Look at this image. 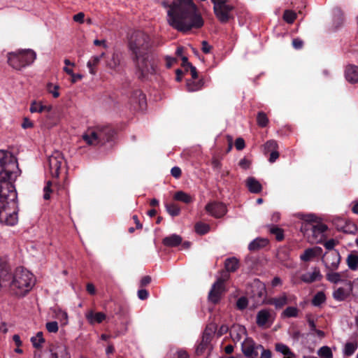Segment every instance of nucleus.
Listing matches in <instances>:
<instances>
[{"label": "nucleus", "mask_w": 358, "mask_h": 358, "mask_svg": "<svg viewBox=\"0 0 358 358\" xmlns=\"http://www.w3.org/2000/svg\"><path fill=\"white\" fill-rule=\"evenodd\" d=\"M21 171L16 157L0 150V222L13 226L17 222V194L14 185Z\"/></svg>", "instance_id": "obj_1"}, {"label": "nucleus", "mask_w": 358, "mask_h": 358, "mask_svg": "<svg viewBox=\"0 0 358 358\" xmlns=\"http://www.w3.org/2000/svg\"><path fill=\"white\" fill-rule=\"evenodd\" d=\"M150 36L143 31H134L129 40L131 58L140 80H148L157 73L159 61L151 52Z\"/></svg>", "instance_id": "obj_2"}, {"label": "nucleus", "mask_w": 358, "mask_h": 358, "mask_svg": "<svg viewBox=\"0 0 358 358\" xmlns=\"http://www.w3.org/2000/svg\"><path fill=\"white\" fill-rule=\"evenodd\" d=\"M168 8L167 20L171 27L178 31L186 33L193 29H200L204 21L193 0H173L162 3Z\"/></svg>", "instance_id": "obj_3"}, {"label": "nucleus", "mask_w": 358, "mask_h": 358, "mask_svg": "<svg viewBox=\"0 0 358 358\" xmlns=\"http://www.w3.org/2000/svg\"><path fill=\"white\" fill-rule=\"evenodd\" d=\"M34 283V275L29 271L23 267H17L12 275L8 264L0 258V288L3 284L8 285L15 295L24 296Z\"/></svg>", "instance_id": "obj_4"}, {"label": "nucleus", "mask_w": 358, "mask_h": 358, "mask_svg": "<svg viewBox=\"0 0 358 358\" xmlns=\"http://www.w3.org/2000/svg\"><path fill=\"white\" fill-rule=\"evenodd\" d=\"M115 130L109 126L88 129L83 135V141L89 145H103L113 140Z\"/></svg>", "instance_id": "obj_5"}, {"label": "nucleus", "mask_w": 358, "mask_h": 358, "mask_svg": "<svg viewBox=\"0 0 358 358\" xmlns=\"http://www.w3.org/2000/svg\"><path fill=\"white\" fill-rule=\"evenodd\" d=\"M7 57L8 64L13 69L20 71L31 64L36 58V54L31 49H25L8 52Z\"/></svg>", "instance_id": "obj_6"}, {"label": "nucleus", "mask_w": 358, "mask_h": 358, "mask_svg": "<svg viewBox=\"0 0 358 358\" xmlns=\"http://www.w3.org/2000/svg\"><path fill=\"white\" fill-rule=\"evenodd\" d=\"M216 17L222 23H227L233 18L231 13L234 7L227 4V0H211Z\"/></svg>", "instance_id": "obj_7"}, {"label": "nucleus", "mask_w": 358, "mask_h": 358, "mask_svg": "<svg viewBox=\"0 0 358 358\" xmlns=\"http://www.w3.org/2000/svg\"><path fill=\"white\" fill-rule=\"evenodd\" d=\"M64 164V156L59 151L55 152L48 158L50 173L53 178H58L62 166Z\"/></svg>", "instance_id": "obj_8"}, {"label": "nucleus", "mask_w": 358, "mask_h": 358, "mask_svg": "<svg viewBox=\"0 0 358 358\" xmlns=\"http://www.w3.org/2000/svg\"><path fill=\"white\" fill-rule=\"evenodd\" d=\"M313 221L312 219L308 220V222L306 223L302 227V229H303L308 235H312L315 238L318 236L322 237L323 233L327 230V226L320 222L315 224Z\"/></svg>", "instance_id": "obj_9"}, {"label": "nucleus", "mask_w": 358, "mask_h": 358, "mask_svg": "<svg viewBox=\"0 0 358 358\" xmlns=\"http://www.w3.org/2000/svg\"><path fill=\"white\" fill-rule=\"evenodd\" d=\"M275 313L267 308L260 310L256 316V323L259 327H269L275 319Z\"/></svg>", "instance_id": "obj_10"}, {"label": "nucleus", "mask_w": 358, "mask_h": 358, "mask_svg": "<svg viewBox=\"0 0 358 358\" xmlns=\"http://www.w3.org/2000/svg\"><path fill=\"white\" fill-rule=\"evenodd\" d=\"M224 280L220 278L213 283L208 293V300L213 304H217L221 299L222 294L224 292Z\"/></svg>", "instance_id": "obj_11"}, {"label": "nucleus", "mask_w": 358, "mask_h": 358, "mask_svg": "<svg viewBox=\"0 0 358 358\" xmlns=\"http://www.w3.org/2000/svg\"><path fill=\"white\" fill-rule=\"evenodd\" d=\"M250 294L257 303H266V289L264 283L259 280H255L251 285Z\"/></svg>", "instance_id": "obj_12"}, {"label": "nucleus", "mask_w": 358, "mask_h": 358, "mask_svg": "<svg viewBox=\"0 0 358 358\" xmlns=\"http://www.w3.org/2000/svg\"><path fill=\"white\" fill-rule=\"evenodd\" d=\"M206 211L215 218L223 217L227 212V206L222 202H210L205 206Z\"/></svg>", "instance_id": "obj_13"}, {"label": "nucleus", "mask_w": 358, "mask_h": 358, "mask_svg": "<svg viewBox=\"0 0 358 358\" xmlns=\"http://www.w3.org/2000/svg\"><path fill=\"white\" fill-rule=\"evenodd\" d=\"M131 104L134 105L135 109L143 110L147 107L145 94L140 90H134L130 97Z\"/></svg>", "instance_id": "obj_14"}, {"label": "nucleus", "mask_w": 358, "mask_h": 358, "mask_svg": "<svg viewBox=\"0 0 358 358\" xmlns=\"http://www.w3.org/2000/svg\"><path fill=\"white\" fill-rule=\"evenodd\" d=\"M296 297L293 295H287L286 293H283L278 297H272L268 299L266 303L273 305L276 309H280L285 305L292 303V301L295 300Z\"/></svg>", "instance_id": "obj_15"}, {"label": "nucleus", "mask_w": 358, "mask_h": 358, "mask_svg": "<svg viewBox=\"0 0 358 358\" xmlns=\"http://www.w3.org/2000/svg\"><path fill=\"white\" fill-rule=\"evenodd\" d=\"M353 285L351 281H345V287H338L333 292V298L338 301H345L352 294Z\"/></svg>", "instance_id": "obj_16"}, {"label": "nucleus", "mask_w": 358, "mask_h": 358, "mask_svg": "<svg viewBox=\"0 0 358 358\" xmlns=\"http://www.w3.org/2000/svg\"><path fill=\"white\" fill-rule=\"evenodd\" d=\"M341 262V256L338 251H332L327 257L325 266L327 271H336Z\"/></svg>", "instance_id": "obj_17"}, {"label": "nucleus", "mask_w": 358, "mask_h": 358, "mask_svg": "<svg viewBox=\"0 0 358 358\" xmlns=\"http://www.w3.org/2000/svg\"><path fill=\"white\" fill-rule=\"evenodd\" d=\"M211 339V333L208 332V331L206 329L203 334L201 341L197 345L195 350V353L197 356H201L204 353L206 350L209 347Z\"/></svg>", "instance_id": "obj_18"}, {"label": "nucleus", "mask_w": 358, "mask_h": 358, "mask_svg": "<svg viewBox=\"0 0 358 358\" xmlns=\"http://www.w3.org/2000/svg\"><path fill=\"white\" fill-rule=\"evenodd\" d=\"M85 318L91 325L94 324H100L106 318V315L102 312H94L90 310L85 313Z\"/></svg>", "instance_id": "obj_19"}, {"label": "nucleus", "mask_w": 358, "mask_h": 358, "mask_svg": "<svg viewBox=\"0 0 358 358\" xmlns=\"http://www.w3.org/2000/svg\"><path fill=\"white\" fill-rule=\"evenodd\" d=\"M50 358H71L68 349L64 345H57L50 349Z\"/></svg>", "instance_id": "obj_20"}, {"label": "nucleus", "mask_w": 358, "mask_h": 358, "mask_svg": "<svg viewBox=\"0 0 358 358\" xmlns=\"http://www.w3.org/2000/svg\"><path fill=\"white\" fill-rule=\"evenodd\" d=\"M345 76L346 80L350 83H358V66L350 64L348 65L345 71Z\"/></svg>", "instance_id": "obj_21"}, {"label": "nucleus", "mask_w": 358, "mask_h": 358, "mask_svg": "<svg viewBox=\"0 0 358 358\" xmlns=\"http://www.w3.org/2000/svg\"><path fill=\"white\" fill-rule=\"evenodd\" d=\"M322 278V275L320 273V271L318 268H314V271L310 272H307L303 274L301 277V279L303 282L306 283H312L317 280H321Z\"/></svg>", "instance_id": "obj_22"}, {"label": "nucleus", "mask_w": 358, "mask_h": 358, "mask_svg": "<svg viewBox=\"0 0 358 358\" xmlns=\"http://www.w3.org/2000/svg\"><path fill=\"white\" fill-rule=\"evenodd\" d=\"M246 186L251 193L258 194L262 189L260 182L254 177H248L246 180Z\"/></svg>", "instance_id": "obj_23"}, {"label": "nucleus", "mask_w": 358, "mask_h": 358, "mask_svg": "<svg viewBox=\"0 0 358 358\" xmlns=\"http://www.w3.org/2000/svg\"><path fill=\"white\" fill-rule=\"evenodd\" d=\"M268 244V240L264 238H257L253 240L248 245V250L250 251L254 252L257 251L264 247H266Z\"/></svg>", "instance_id": "obj_24"}, {"label": "nucleus", "mask_w": 358, "mask_h": 358, "mask_svg": "<svg viewBox=\"0 0 358 358\" xmlns=\"http://www.w3.org/2000/svg\"><path fill=\"white\" fill-rule=\"evenodd\" d=\"M182 238L179 235L172 234L163 238L162 243L167 247H176L181 244Z\"/></svg>", "instance_id": "obj_25"}, {"label": "nucleus", "mask_w": 358, "mask_h": 358, "mask_svg": "<svg viewBox=\"0 0 358 358\" xmlns=\"http://www.w3.org/2000/svg\"><path fill=\"white\" fill-rule=\"evenodd\" d=\"M334 271H327L326 274V278L328 281L334 284H336L339 282H345L346 280H343V278L345 276V273H338Z\"/></svg>", "instance_id": "obj_26"}, {"label": "nucleus", "mask_w": 358, "mask_h": 358, "mask_svg": "<svg viewBox=\"0 0 358 358\" xmlns=\"http://www.w3.org/2000/svg\"><path fill=\"white\" fill-rule=\"evenodd\" d=\"M275 350L282 354L285 357L284 358H294L295 355L293 352H292L291 349L286 345L285 344H283L282 343H277L275 345Z\"/></svg>", "instance_id": "obj_27"}, {"label": "nucleus", "mask_w": 358, "mask_h": 358, "mask_svg": "<svg viewBox=\"0 0 358 358\" xmlns=\"http://www.w3.org/2000/svg\"><path fill=\"white\" fill-rule=\"evenodd\" d=\"M105 55L104 52H102L100 55L93 56L87 64L89 69L90 73L92 75H95L96 73V66L100 62L101 58Z\"/></svg>", "instance_id": "obj_28"}, {"label": "nucleus", "mask_w": 358, "mask_h": 358, "mask_svg": "<svg viewBox=\"0 0 358 358\" xmlns=\"http://www.w3.org/2000/svg\"><path fill=\"white\" fill-rule=\"evenodd\" d=\"M224 267L227 272H235L239 267V262L236 257L227 258L224 262Z\"/></svg>", "instance_id": "obj_29"}, {"label": "nucleus", "mask_w": 358, "mask_h": 358, "mask_svg": "<svg viewBox=\"0 0 358 358\" xmlns=\"http://www.w3.org/2000/svg\"><path fill=\"white\" fill-rule=\"evenodd\" d=\"M173 199L176 201L189 204L193 201V198L183 191H178L175 193Z\"/></svg>", "instance_id": "obj_30"}, {"label": "nucleus", "mask_w": 358, "mask_h": 358, "mask_svg": "<svg viewBox=\"0 0 358 358\" xmlns=\"http://www.w3.org/2000/svg\"><path fill=\"white\" fill-rule=\"evenodd\" d=\"M358 348V343L356 341L347 342L344 346L343 355L346 357L352 356Z\"/></svg>", "instance_id": "obj_31"}, {"label": "nucleus", "mask_w": 358, "mask_h": 358, "mask_svg": "<svg viewBox=\"0 0 358 358\" xmlns=\"http://www.w3.org/2000/svg\"><path fill=\"white\" fill-rule=\"evenodd\" d=\"M317 250H321L320 248H308L306 249L304 252L301 255V259L303 262H308L312 258L316 257Z\"/></svg>", "instance_id": "obj_32"}, {"label": "nucleus", "mask_w": 358, "mask_h": 358, "mask_svg": "<svg viewBox=\"0 0 358 358\" xmlns=\"http://www.w3.org/2000/svg\"><path fill=\"white\" fill-rule=\"evenodd\" d=\"M203 85V81L202 80H199L196 81V80H188L187 81V87L189 92H195L201 90Z\"/></svg>", "instance_id": "obj_33"}, {"label": "nucleus", "mask_w": 358, "mask_h": 358, "mask_svg": "<svg viewBox=\"0 0 358 358\" xmlns=\"http://www.w3.org/2000/svg\"><path fill=\"white\" fill-rule=\"evenodd\" d=\"M255 349V345L252 340L248 341L245 345H242V352L248 358H250L251 356H252V353Z\"/></svg>", "instance_id": "obj_34"}, {"label": "nucleus", "mask_w": 358, "mask_h": 358, "mask_svg": "<svg viewBox=\"0 0 358 358\" xmlns=\"http://www.w3.org/2000/svg\"><path fill=\"white\" fill-rule=\"evenodd\" d=\"M51 107L47 106L41 104V103H37L36 101H33L30 106L29 110L31 113H42L45 110L50 111Z\"/></svg>", "instance_id": "obj_35"}, {"label": "nucleus", "mask_w": 358, "mask_h": 358, "mask_svg": "<svg viewBox=\"0 0 358 358\" xmlns=\"http://www.w3.org/2000/svg\"><path fill=\"white\" fill-rule=\"evenodd\" d=\"M346 261L348 267L351 270L356 271L358 268V255L350 254Z\"/></svg>", "instance_id": "obj_36"}, {"label": "nucleus", "mask_w": 358, "mask_h": 358, "mask_svg": "<svg viewBox=\"0 0 358 358\" xmlns=\"http://www.w3.org/2000/svg\"><path fill=\"white\" fill-rule=\"evenodd\" d=\"M326 295L323 292H318L312 299V304L314 306H320L326 301Z\"/></svg>", "instance_id": "obj_37"}, {"label": "nucleus", "mask_w": 358, "mask_h": 358, "mask_svg": "<svg viewBox=\"0 0 358 358\" xmlns=\"http://www.w3.org/2000/svg\"><path fill=\"white\" fill-rule=\"evenodd\" d=\"M165 207L168 213L173 217L178 216L180 213V207L174 203H166Z\"/></svg>", "instance_id": "obj_38"}, {"label": "nucleus", "mask_w": 358, "mask_h": 358, "mask_svg": "<svg viewBox=\"0 0 358 358\" xmlns=\"http://www.w3.org/2000/svg\"><path fill=\"white\" fill-rule=\"evenodd\" d=\"M31 341L35 348H41V344L45 342V339L43 337V332L38 331L36 336H34L31 338Z\"/></svg>", "instance_id": "obj_39"}, {"label": "nucleus", "mask_w": 358, "mask_h": 358, "mask_svg": "<svg viewBox=\"0 0 358 358\" xmlns=\"http://www.w3.org/2000/svg\"><path fill=\"white\" fill-rule=\"evenodd\" d=\"M269 231L271 234L275 236V238L277 241H281L283 240L284 232L281 228L277 226L272 225L269 227Z\"/></svg>", "instance_id": "obj_40"}, {"label": "nucleus", "mask_w": 358, "mask_h": 358, "mask_svg": "<svg viewBox=\"0 0 358 358\" xmlns=\"http://www.w3.org/2000/svg\"><path fill=\"white\" fill-rule=\"evenodd\" d=\"M299 314V309L296 307L289 306L282 313V317H296Z\"/></svg>", "instance_id": "obj_41"}, {"label": "nucleus", "mask_w": 358, "mask_h": 358, "mask_svg": "<svg viewBox=\"0 0 358 358\" xmlns=\"http://www.w3.org/2000/svg\"><path fill=\"white\" fill-rule=\"evenodd\" d=\"M195 231L200 235H204L210 231V226L203 222H197L194 226Z\"/></svg>", "instance_id": "obj_42"}, {"label": "nucleus", "mask_w": 358, "mask_h": 358, "mask_svg": "<svg viewBox=\"0 0 358 358\" xmlns=\"http://www.w3.org/2000/svg\"><path fill=\"white\" fill-rule=\"evenodd\" d=\"M257 123L260 127H265L268 124V119L265 113L259 111L257 115Z\"/></svg>", "instance_id": "obj_43"}, {"label": "nucleus", "mask_w": 358, "mask_h": 358, "mask_svg": "<svg viewBox=\"0 0 358 358\" xmlns=\"http://www.w3.org/2000/svg\"><path fill=\"white\" fill-rule=\"evenodd\" d=\"M282 18L288 24H292L296 18V14L292 10H285Z\"/></svg>", "instance_id": "obj_44"}, {"label": "nucleus", "mask_w": 358, "mask_h": 358, "mask_svg": "<svg viewBox=\"0 0 358 358\" xmlns=\"http://www.w3.org/2000/svg\"><path fill=\"white\" fill-rule=\"evenodd\" d=\"M278 149V145L274 140L268 141L264 144V154L266 155L270 152L274 151Z\"/></svg>", "instance_id": "obj_45"}, {"label": "nucleus", "mask_w": 358, "mask_h": 358, "mask_svg": "<svg viewBox=\"0 0 358 358\" xmlns=\"http://www.w3.org/2000/svg\"><path fill=\"white\" fill-rule=\"evenodd\" d=\"M318 355L322 358H333L331 350L328 346H322L318 350Z\"/></svg>", "instance_id": "obj_46"}, {"label": "nucleus", "mask_w": 358, "mask_h": 358, "mask_svg": "<svg viewBox=\"0 0 358 358\" xmlns=\"http://www.w3.org/2000/svg\"><path fill=\"white\" fill-rule=\"evenodd\" d=\"M348 220L341 218V217H336L333 220V224L336 228L338 231H343L346 224Z\"/></svg>", "instance_id": "obj_47"}, {"label": "nucleus", "mask_w": 358, "mask_h": 358, "mask_svg": "<svg viewBox=\"0 0 358 358\" xmlns=\"http://www.w3.org/2000/svg\"><path fill=\"white\" fill-rule=\"evenodd\" d=\"M59 86L57 85H53L51 83H49L47 85V90L49 93L52 94L54 98H57L59 96Z\"/></svg>", "instance_id": "obj_48"}, {"label": "nucleus", "mask_w": 358, "mask_h": 358, "mask_svg": "<svg viewBox=\"0 0 358 358\" xmlns=\"http://www.w3.org/2000/svg\"><path fill=\"white\" fill-rule=\"evenodd\" d=\"M357 230V228L356 224L351 221L348 220L342 231L345 234H355Z\"/></svg>", "instance_id": "obj_49"}, {"label": "nucleus", "mask_w": 358, "mask_h": 358, "mask_svg": "<svg viewBox=\"0 0 358 358\" xmlns=\"http://www.w3.org/2000/svg\"><path fill=\"white\" fill-rule=\"evenodd\" d=\"M248 301L246 297L241 296L236 301V307L238 310H243L248 306Z\"/></svg>", "instance_id": "obj_50"}, {"label": "nucleus", "mask_w": 358, "mask_h": 358, "mask_svg": "<svg viewBox=\"0 0 358 358\" xmlns=\"http://www.w3.org/2000/svg\"><path fill=\"white\" fill-rule=\"evenodd\" d=\"M51 186H52V182L48 181L43 189V191H44L43 199L45 200H48L50 199V193H52L53 192V189L51 188Z\"/></svg>", "instance_id": "obj_51"}, {"label": "nucleus", "mask_w": 358, "mask_h": 358, "mask_svg": "<svg viewBox=\"0 0 358 358\" xmlns=\"http://www.w3.org/2000/svg\"><path fill=\"white\" fill-rule=\"evenodd\" d=\"M46 329L50 333H56L58 331V324L55 321L46 323Z\"/></svg>", "instance_id": "obj_52"}, {"label": "nucleus", "mask_w": 358, "mask_h": 358, "mask_svg": "<svg viewBox=\"0 0 358 358\" xmlns=\"http://www.w3.org/2000/svg\"><path fill=\"white\" fill-rule=\"evenodd\" d=\"M120 64V60L118 59V55L115 53H113L112 55V59L108 63V66L111 69H115Z\"/></svg>", "instance_id": "obj_53"}, {"label": "nucleus", "mask_w": 358, "mask_h": 358, "mask_svg": "<svg viewBox=\"0 0 358 358\" xmlns=\"http://www.w3.org/2000/svg\"><path fill=\"white\" fill-rule=\"evenodd\" d=\"M292 46L296 50H300L303 46V41L299 38H294L292 40Z\"/></svg>", "instance_id": "obj_54"}, {"label": "nucleus", "mask_w": 358, "mask_h": 358, "mask_svg": "<svg viewBox=\"0 0 358 358\" xmlns=\"http://www.w3.org/2000/svg\"><path fill=\"white\" fill-rule=\"evenodd\" d=\"M211 165L214 170L220 171L222 168V163L220 159L214 157L211 161Z\"/></svg>", "instance_id": "obj_55"}, {"label": "nucleus", "mask_w": 358, "mask_h": 358, "mask_svg": "<svg viewBox=\"0 0 358 358\" xmlns=\"http://www.w3.org/2000/svg\"><path fill=\"white\" fill-rule=\"evenodd\" d=\"M338 243V241L334 240V238L329 239L326 241L324 244V246L326 249L329 250H331L334 249V246Z\"/></svg>", "instance_id": "obj_56"}, {"label": "nucleus", "mask_w": 358, "mask_h": 358, "mask_svg": "<svg viewBox=\"0 0 358 358\" xmlns=\"http://www.w3.org/2000/svg\"><path fill=\"white\" fill-rule=\"evenodd\" d=\"M245 146V141L242 138H236L235 141V147L238 150H242Z\"/></svg>", "instance_id": "obj_57"}, {"label": "nucleus", "mask_w": 358, "mask_h": 358, "mask_svg": "<svg viewBox=\"0 0 358 358\" xmlns=\"http://www.w3.org/2000/svg\"><path fill=\"white\" fill-rule=\"evenodd\" d=\"M171 173L175 178H179L181 176L182 171L180 167L174 166L171 169Z\"/></svg>", "instance_id": "obj_58"}, {"label": "nucleus", "mask_w": 358, "mask_h": 358, "mask_svg": "<svg viewBox=\"0 0 358 358\" xmlns=\"http://www.w3.org/2000/svg\"><path fill=\"white\" fill-rule=\"evenodd\" d=\"M306 320H307V322L310 327V329L311 331H314L315 330H316V324L315 323V321L313 319L312 317V315H306Z\"/></svg>", "instance_id": "obj_59"}, {"label": "nucleus", "mask_w": 358, "mask_h": 358, "mask_svg": "<svg viewBox=\"0 0 358 358\" xmlns=\"http://www.w3.org/2000/svg\"><path fill=\"white\" fill-rule=\"evenodd\" d=\"M251 164V162L250 160H248L246 158H243L240 160L238 165L243 169H248L250 168V166Z\"/></svg>", "instance_id": "obj_60"}, {"label": "nucleus", "mask_w": 358, "mask_h": 358, "mask_svg": "<svg viewBox=\"0 0 358 358\" xmlns=\"http://www.w3.org/2000/svg\"><path fill=\"white\" fill-rule=\"evenodd\" d=\"M148 296H149V292L145 289H141L138 291V297L141 300L147 299Z\"/></svg>", "instance_id": "obj_61"}, {"label": "nucleus", "mask_w": 358, "mask_h": 358, "mask_svg": "<svg viewBox=\"0 0 358 358\" xmlns=\"http://www.w3.org/2000/svg\"><path fill=\"white\" fill-rule=\"evenodd\" d=\"M84 18H85V14L83 12H80L75 15H73V20L76 22L79 23H83L84 22Z\"/></svg>", "instance_id": "obj_62"}, {"label": "nucleus", "mask_w": 358, "mask_h": 358, "mask_svg": "<svg viewBox=\"0 0 358 358\" xmlns=\"http://www.w3.org/2000/svg\"><path fill=\"white\" fill-rule=\"evenodd\" d=\"M201 45H202L201 50H202L203 52H204L205 54L210 53V52L212 49V46L210 45L206 41H203L201 43Z\"/></svg>", "instance_id": "obj_63"}, {"label": "nucleus", "mask_w": 358, "mask_h": 358, "mask_svg": "<svg viewBox=\"0 0 358 358\" xmlns=\"http://www.w3.org/2000/svg\"><path fill=\"white\" fill-rule=\"evenodd\" d=\"M279 152L278 150H275L274 151L270 152V157L268 159V161L271 163H273L276 161V159L279 157Z\"/></svg>", "instance_id": "obj_64"}]
</instances>
